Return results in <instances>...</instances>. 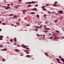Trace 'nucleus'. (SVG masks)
Returning a JSON list of instances; mask_svg holds the SVG:
<instances>
[{"instance_id":"f3484780","label":"nucleus","mask_w":64,"mask_h":64,"mask_svg":"<svg viewBox=\"0 0 64 64\" xmlns=\"http://www.w3.org/2000/svg\"><path fill=\"white\" fill-rule=\"evenodd\" d=\"M17 17V16L16 15H15L13 17H14V18H16V17Z\"/></svg>"},{"instance_id":"c756f323","label":"nucleus","mask_w":64,"mask_h":64,"mask_svg":"<svg viewBox=\"0 0 64 64\" xmlns=\"http://www.w3.org/2000/svg\"><path fill=\"white\" fill-rule=\"evenodd\" d=\"M43 10L45 11V10H46V9L45 8H44L43 9Z\"/></svg>"},{"instance_id":"5701e85b","label":"nucleus","mask_w":64,"mask_h":64,"mask_svg":"<svg viewBox=\"0 0 64 64\" xmlns=\"http://www.w3.org/2000/svg\"><path fill=\"white\" fill-rule=\"evenodd\" d=\"M56 60H57V61H60V60H59V59L58 58H56Z\"/></svg>"},{"instance_id":"423d86ee","label":"nucleus","mask_w":64,"mask_h":64,"mask_svg":"<svg viewBox=\"0 0 64 64\" xmlns=\"http://www.w3.org/2000/svg\"><path fill=\"white\" fill-rule=\"evenodd\" d=\"M32 10H33V11H36V10H37V8H32Z\"/></svg>"},{"instance_id":"bf43d9fd","label":"nucleus","mask_w":64,"mask_h":64,"mask_svg":"<svg viewBox=\"0 0 64 64\" xmlns=\"http://www.w3.org/2000/svg\"><path fill=\"white\" fill-rule=\"evenodd\" d=\"M45 23H46V24H47V22H45Z\"/></svg>"},{"instance_id":"680f3d73","label":"nucleus","mask_w":64,"mask_h":64,"mask_svg":"<svg viewBox=\"0 0 64 64\" xmlns=\"http://www.w3.org/2000/svg\"><path fill=\"white\" fill-rule=\"evenodd\" d=\"M43 36H44V37H45V35H43Z\"/></svg>"},{"instance_id":"c03bdc74","label":"nucleus","mask_w":64,"mask_h":64,"mask_svg":"<svg viewBox=\"0 0 64 64\" xmlns=\"http://www.w3.org/2000/svg\"><path fill=\"white\" fill-rule=\"evenodd\" d=\"M38 6V5H35V7H37V6Z\"/></svg>"},{"instance_id":"bb28decb","label":"nucleus","mask_w":64,"mask_h":64,"mask_svg":"<svg viewBox=\"0 0 64 64\" xmlns=\"http://www.w3.org/2000/svg\"><path fill=\"white\" fill-rule=\"evenodd\" d=\"M10 42H13V40H12V39H11L10 40Z\"/></svg>"},{"instance_id":"393cba45","label":"nucleus","mask_w":64,"mask_h":64,"mask_svg":"<svg viewBox=\"0 0 64 64\" xmlns=\"http://www.w3.org/2000/svg\"><path fill=\"white\" fill-rule=\"evenodd\" d=\"M2 25H6V24L4 23H2Z\"/></svg>"},{"instance_id":"052dcab7","label":"nucleus","mask_w":64,"mask_h":64,"mask_svg":"<svg viewBox=\"0 0 64 64\" xmlns=\"http://www.w3.org/2000/svg\"><path fill=\"white\" fill-rule=\"evenodd\" d=\"M14 45H16V43H14Z\"/></svg>"},{"instance_id":"f8f14e48","label":"nucleus","mask_w":64,"mask_h":64,"mask_svg":"<svg viewBox=\"0 0 64 64\" xmlns=\"http://www.w3.org/2000/svg\"><path fill=\"white\" fill-rule=\"evenodd\" d=\"M30 14H35V13L34 12H31L30 13Z\"/></svg>"},{"instance_id":"2f4dec72","label":"nucleus","mask_w":64,"mask_h":64,"mask_svg":"<svg viewBox=\"0 0 64 64\" xmlns=\"http://www.w3.org/2000/svg\"><path fill=\"white\" fill-rule=\"evenodd\" d=\"M0 38H3V36H0Z\"/></svg>"},{"instance_id":"338daca9","label":"nucleus","mask_w":64,"mask_h":64,"mask_svg":"<svg viewBox=\"0 0 64 64\" xmlns=\"http://www.w3.org/2000/svg\"><path fill=\"white\" fill-rule=\"evenodd\" d=\"M7 44H9V42H7Z\"/></svg>"},{"instance_id":"37998d69","label":"nucleus","mask_w":64,"mask_h":64,"mask_svg":"<svg viewBox=\"0 0 64 64\" xmlns=\"http://www.w3.org/2000/svg\"><path fill=\"white\" fill-rule=\"evenodd\" d=\"M44 27H47V26H46L44 25Z\"/></svg>"},{"instance_id":"ea45409f","label":"nucleus","mask_w":64,"mask_h":64,"mask_svg":"<svg viewBox=\"0 0 64 64\" xmlns=\"http://www.w3.org/2000/svg\"><path fill=\"white\" fill-rule=\"evenodd\" d=\"M3 40V39L2 38H0V40Z\"/></svg>"},{"instance_id":"412c9836","label":"nucleus","mask_w":64,"mask_h":64,"mask_svg":"<svg viewBox=\"0 0 64 64\" xmlns=\"http://www.w3.org/2000/svg\"><path fill=\"white\" fill-rule=\"evenodd\" d=\"M49 39H53V37H50L49 38Z\"/></svg>"},{"instance_id":"4d7b16f0","label":"nucleus","mask_w":64,"mask_h":64,"mask_svg":"<svg viewBox=\"0 0 64 64\" xmlns=\"http://www.w3.org/2000/svg\"><path fill=\"white\" fill-rule=\"evenodd\" d=\"M46 16V15H45V14H44V17H45Z\"/></svg>"},{"instance_id":"a18cd8bd","label":"nucleus","mask_w":64,"mask_h":64,"mask_svg":"<svg viewBox=\"0 0 64 64\" xmlns=\"http://www.w3.org/2000/svg\"><path fill=\"white\" fill-rule=\"evenodd\" d=\"M6 7V6H3L2 7H3V8H5Z\"/></svg>"},{"instance_id":"7ed1b4c3","label":"nucleus","mask_w":64,"mask_h":64,"mask_svg":"<svg viewBox=\"0 0 64 64\" xmlns=\"http://www.w3.org/2000/svg\"><path fill=\"white\" fill-rule=\"evenodd\" d=\"M25 52H26V54H29V52H27L28 51V50H24Z\"/></svg>"},{"instance_id":"9b49d317","label":"nucleus","mask_w":64,"mask_h":64,"mask_svg":"<svg viewBox=\"0 0 64 64\" xmlns=\"http://www.w3.org/2000/svg\"><path fill=\"white\" fill-rule=\"evenodd\" d=\"M15 50V51H16V52H20V51H19V50H18L17 49H16Z\"/></svg>"},{"instance_id":"0eeeda50","label":"nucleus","mask_w":64,"mask_h":64,"mask_svg":"<svg viewBox=\"0 0 64 64\" xmlns=\"http://www.w3.org/2000/svg\"><path fill=\"white\" fill-rule=\"evenodd\" d=\"M26 57H28V58H30L31 57V56H30V55H28L26 56Z\"/></svg>"},{"instance_id":"ddd939ff","label":"nucleus","mask_w":64,"mask_h":64,"mask_svg":"<svg viewBox=\"0 0 64 64\" xmlns=\"http://www.w3.org/2000/svg\"><path fill=\"white\" fill-rule=\"evenodd\" d=\"M58 20V19L54 21V22L56 23V22H57Z\"/></svg>"},{"instance_id":"4c0bfd02","label":"nucleus","mask_w":64,"mask_h":64,"mask_svg":"<svg viewBox=\"0 0 64 64\" xmlns=\"http://www.w3.org/2000/svg\"><path fill=\"white\" fill-rule=\"evenodd\" d=\"M34 27L36 28V29H37L38 28L37 27V26H34Z\"/></svg>"},{"instance_id":"6e6552de","label":"nucleus","mask_w":64,"mask_h":64,"mask_svg":"<svg viewBox=\"0 0 64 64\" xmlns=\"http://www.w3.org/2000/svg\"><path fill=\"white\" fill-rule=\"evenodd\" d=\"M45 54L47 57H48L49 56V55H48V54H47V53L46 52H45Z\"/></svg>"},{"instance_id":"5fc2aeb1","label":"nucleus","mask_w":64,"mask_h":64,"mask_svg":"<svg viewBox=\"0 0 64 64\" xmlns=\"http://www.w3.org/2000/svg\"><path fill=\"white\" fill-rule=\"evenodd\" d=\"M61 57L60 56H59V58H61Z\"/></svg>"},{"instance_id":"49530a36","label":"nucleus","mask_w":64,"mask_h":64,"mask_svg":"<svg viewBox=\"0 0 64 64\" xmlns=\"http://www.w3.org/2000/svg\"><path fill=\"white\" fill-rule=\"evenodd\" d=\"M8 6H10V4H8Z\"/></svg>"},{"instance_id":"69168bd1","label":"nucleus","mask_w":64,"mask_h":64,"mask_svg":"<svg viewBox=\"0 0 64 64\" xmlns=\"http://www.w3.org/2000/svg\"><path fill=\"white\" fill-rule=\"evenodd\" d=\"M27 11L26 10H24V12H26Z\"/></svg>"},{"instance_id":"13d9d810","label":"nucleus","mask_w":64,"mask_h":64,"mask_svg":"<svg viewBox=\"0 0 64 64\" xmlns=\"http://www.w3.org/2000/svg\"><path fill=\"white\" fill-rule=\"evenodd\" d=\"M20 20H21V19H19L18 20V21H20Z\"/></svg>"},{"instance_id":"79ce46f5","label":"nucleus","mask_w":64,"mask_h":64,"mask_svg":"<svg viewBox=\"0 0 64 64\" xmlns=\"http://www.w3.org/2000/svg\"><path fill=\"white\" fill-rule=\"evenodd\" d=\"M26 26H29L30 25L29 24H26Z\"/></svg>"},{"instance_id":"a211bd4d","label":"nucleus","mask_w":64,"mask_h":64,"mask_svg":"<svg viewBox=\"0 0 64 64\" xmlns=\"http://www.w3.org/2000/svg\"><path fill=\"white\" fill-rule=\"evenodd\" d=\"M53 6H54V7H56V6H57V4H53Z\"/></svg>"},{"instance_id":"c9c22d12","label":"nucleus","mask_w":64,"mask_h":64,"mask_svg":"<svg viewBox=\"0 0 64 64\" xmlns=\"http://www.w3.org/2000/svg\"><path fill=\"white\" fill-rule=\"evenodd\" d=\"M46 6H49V4H47L46 5Z\"/></svg>"},{"instance_id":"1a4fd4ad","label":"nucleus","mask_w":64,"mask_h":64,"mask_svg":"<svg viewBox=\"0 0 64 64\" xmlns=\"http://www.w3.org/2000/svg\"><path fill=\"white\" fill-rule=\"evenodd\" d=\"M61 60H62V62L64 63V59L63 58H61Z\"/></svg>"},{"instance_id":"3c124183","label":"nucleus","mask_w":64,"mask_h":64,"mask_svg":"<svg viewBox=\"0 0 64 64\" xmlns=\"http://www.w3.org/2000/svg\"><path fill=\"white\" fill-rule=\"evenodd\" d=\"M51 13H52V14H54V12H51Z\"/></svg>"},{"instance_id":"39448f33","label":"nucleus","mask_w":64,"mask_h":64,"mask_svg":"<svg viewBox=\"0 0 64 64\" xmlns=\"http://www.w3.org/2000/svg\"><path fill=\"white\" fill-rule=\"evenodd\" d=\"M11 8L10 6H7V7L5 9L6 10L8 9H10Z\"/></svg>"},{"instance_id":"dca6fc26","label":"nucleus","mask_w":64,"mask_h":64,"mask_svg":"<svg viewBox=\"0 0 64 64\" xmlns=\"http://www.w3.org/2000/svg\"><path fill=\"white\" fill-rule=\"evenodd\" d=\"M43 32H48V31L47 30H45Z\"/></svg>"},{"instance_id":"e2e57ef3","label":"nucleus","mask_w":64,"mask_h":64,"mask_svg":"<svg viewBox=\"0 0 64 64\" xmlns=\"http://www.w3.org/2000/svg\"><path fill=\"white\" fill-rule=\"evenodd\" d=\"M27 47V46H25V45L24 46V47Z\"/></svg>"},{"instance_id":"de8ad7c7","label":"nucleus","mask_w":64,"mask_h":64,"mask_svg":"<svg viewBox=\"0 0 64 64\" xmlns=\"http://www.w3.org/2000/svg\"><path fill=\"white\" fill-rule=\"evenodd\" d=\"M38 28H40V26H38Z\"/></svg>"},{"instance_id":"f257e3e1","label":"nucleus","mask_w":64,"mask_h":64,"mask_svg":"<svg viewBox=\"0 0 64 64\" xmlns=\"http://www.w3.org/2000/svg\"><path fill=\"white\" fill-rule=\"evenodd\" d=\"M35 2H33V1H32V2H28V4H32V3L33 4V3H34Z\"/></svg>"},{"instance_id":"cd10ccee","label":"nucleus","mask_w":64,"mask_h":64,"mask_svg":"<svg viewBox=\"0 0 64 64\" xmlns=\"http://www.w3.org/2000/svg\"><path fill=\"white\" fill-rule=\"evenodd\" d=\"M31 5L30 4H29L27 6V7H30V6H31Z\"/></svg>"},{"instance_id":"4468645a","label":"nucleus","mask_w":64,"mask_h":64,"mask_svg":"<svg viewBox=\"0 0 64 64\" xmlns=\"http://www.w3.org/2000/svg\"><path fill=\"white\" fill-rule=\"evenodd\" d=\"M14 41H17V40H16V38H14Z\"/></svg>"},{"instance_id":"b1692460","label":"nucleus","mask_w":64,"mask_h":64,"mask_svg":"<svg viewBox=\"0 0 64 64\" xmlns=\"http://www.w3.org/2000/svg\"><path fill=\"white\" fill-rule=\"evenodd\" d=\"M2 61H3V62H4L5 61H6V60H5V59H2Z\"/></svg>"},{"instance_id":"7c9ffc66","label":"nucleus","mask_w":64,"mask_h":64,"mask_svg":"<svg viewBox=\"0 0 64 64\" xmlns=\"http://www.w3.org/2000/svg\"><path fill=\"white\" fill-rule=\"evenodd\" d=\"M22 47H23V48H24V45L22 44Z\"/></svg>"},{"instance_id":"864d4df0","label":"nucleus","mask_w":64,"mask_h":64,"mask_svg":"<svg viewBox=\"0 0 64 64\" xmlns=\"http://www.w3.org/2000/svg\"><path fill=\"white\" fill-rule=\"evenodd\" d=\"M62 38L63 39H64V36H62Z\"/></svg>"},{"instance_id":"aec40b11","label":"nucleus","mask_w":64,"mask_h":64,"mask_svg":"<svg viewBox=\"0 0 64 64\" xmlns=\"http://www.w3.org/2000/svg\"><path fill=\"white\" fill-rule=\"evenodd\" d=\"M56 32H57V33H60V32H59L58 30H56Z\"/></svg>"},{"instance_id":"473e14b6","label":"nucleus","mask_w":64,"mask_h":64,"mask_svg":"<svg viewBox=\"0 0 64 64\" xmlns=\"http://www.w3.org/2000/svg\"><path fill=\"white\" fill-rule=\"evenodd\" d=\"M58 63H61V62L60 61V60H58Z\"/></svg>"},{"instance_id":"a19ab883","label":"nucleus","mask_w":64,"mask_h":64,"mask_svg":"<svg viewBox=\"0 0 64 64\" xmlns=\"http://www.w3.org/2000/svg\"><path fill=\"white\" fill-rule=\"evenodd\" d=\"M25 48L26 49H29V48Z\"/></svg>"},{"instance_id":"c85d7f7f","label":"nucleus","mask_w":64,"mask_h":64,"mask_svg":"<svg viewBox=\"0 0 64 64\" xmlns=\"http://www.w3.org/2000/svg\"><path fill=\"white\" fill-rule=\"evenodd\" d=\"M3 50H4V51H7V49L6 48L4 49Z\"/></svg>"},{"instance_id":"f704fd0d","label":"nucleus","mask_w":64,"mask_h":64,"mask_svg":"<svg viewBox=\"0 0 64 64\" xmlns=\"http://www.w3.org/2000/svg\"><path fill=\"white\" fill-rule=\"evenodd\" d=\"M36 35L38 36H40V35L38 34H36Z\"/></svg>"},{"instance_id":"a878e982","label":"nucleus","mask_w":64,"mask_h":64,"mask_svg":"<svg viewBox=\"0 0 64 64\" xmlns=\"http://www.w3.org/2000/svg\"><path fill=\"white\" fill-rule=\"evenodd\" d=\"M57 3H58V2H55L54 3V4H57Z\"/></svg>"},{"instance_id":"8fccbe9b","label":"nucleus","mask_w":64,"mask_h":64,"mask_svg":"<svg viewBox=\"0 0 64 64\" xmlns=\"http://www.w3.org/2000/svg\"><path fill=\"white\" fill-rule=\"evenodd\" d=\"M22 1V0H19V2H21Z\"/></svg>"},{"instance_id":"f03ea898","label":"nucleus","mask_w":64,"mask_h":64,"mask_svg":"<svg viewBox=\"0 0 64 64\" xmlns=\"http://www.w3.org/2000/svg\"><path fill=\"white\" fill-rule=\"evenodd\" d=\"M58 13H60V14H62V13L63 12V11L62 10H60L58 12Z\"/></svg>"},{"instance_id":"e433bc0d","label":"nucleus","mask_w":64,"mask_h":64,"mask_svg":"<svg viewBox=\"0 0 64 64\" xmlns=\"http://www.w3.org/2000/svg\"><path fill=\"white\" fill-rule=\"evenodd\" d=\"M15 8H18V6H15Z\"/></svg>"},{"instance_id":"0e129e2a","label":"nucleus","mask_w":64,"mask_h":64,"mask_svg":"<svg viewBox=\"0 0 64 64\" xmlns=\"http://www.w3.org/2000/svg\"><path fill=\"white\" fill-rule=\"evenodd\" d=\"M0 47H2V45H0Z\"/></svg>"},{"instance_id":"774afa93","label":"nucleus","mask_w":64,"mask_h":64,"mask_svg":"<svg viewBox=\"0 0 64 64\" xmlns=\"http://www.w3.org/2000/svg\"><path fill=\"white\" fill-rule=\"evenodd\" d=\"M11 5H13V4H11Z\"/></svg>"},{"instance_id":"4be33fe9","label":"nucleus","mask_w":64,"mask_h":64,"mask_svg":"<svg viewBox=\"0 0 64 64\" xmlns=\"http://www.w3.org/2000/svg\"><path fill=\"white\" fill-rule=\"evenodd\" d=\"M45 6H42V9H43L44 8H45Z\"/></svg>"},{"instance_id":"09e8293b","label":"nucleus","mask_w":64,"mask_h":64,"mask_svg":"<svg viewBox=\"0 0 64 64\" xmlns=\"http://www.w3.org/2000/svg\"><path fill=\"white\" fill-rule=\"evenodd\" d=\"M49 34L50 35H52V34H51L50 33V34Z\"/></svg>"},{"instance_id":"2eb2a0df","label":"nucleus","mask_w":64,"mask_h":64,"mask_svg":"<svg viewBox=\"0 0 64 64\" xmlns=\"http://www.w3.org/2000/svg\"><path fill=\"white\" fill-rule=\"evenodd\" d=\"M9 16H14V14H9Z\"/></svg>"},{"instance_id":"20e7f679","label":"nucleus","mask_w":64,"mask_h":64,"mask_svg":"<svg viewBox=\"0 0 64 64\" xmlns=\"http://www.w3.org/2000/svg\"><path fill=\"white\" fill-rule=\"evenodd\" d=\"M44 29L45 30H50V29L49 28H44Z\"/></svg>"},{"instance_id":"603ef678","label":"nucleus","mask_w":64,"mask_h":64,"mask_svg":"<svg viewBox=\"0 0 64 64\" xmlns=\"http://www.w3.org/2000/svg\"><path fill=\"white\" fill-rule=\"evenodd\" d=\"M17 46H18V47H20V46H19V45H17Z\"/></svg>"},{"instance_id":"6ab92c4d","label":"nucleus","mask_w":64,"mask_h":64,"mask_svg":"<svg viewBox=\"0 0 64 64\" xmlns=\"http://www.w3.org/2000/svg\"><path fill=\"white\" fill-rule=\"evenodd\" d=\"M36 17L38 18H39V15L38 14H37L36 15Z\"/></svg>"},{"instance_id":"72a5a7b5","label":"nucleus","mask_w":64,"mask_h":64,"mask_svg":"<svg viewBox=\"0 0 64 64\" xmlns=\"http://www.w3.org/2000/svg\"><path fill=\"white\" fill-rule=\"evenodd\" d=\"M16 24H17V25H20V24L18 23H16Z\"/></svg>"},{"instance_id":"9d476101","label":"nucleus","mask_w":64,"mask_h":64,"mask_svg":"<svg viewBox=\"0 0 64 64\" xmlns=\"http://www.w3.org/2000/svg\"><path fill=\"white\" fill-rule=\"evenodd\" d=\"M59 39V38L57 37H54V39Z\"/></svg>"},{"instance_id":"58836bf2","label":"nucleus","mask_w":64,"mask_h":64,"mask_svg":"<svg viewBox=\"0 0 64 64\" xmlns=\"http://www.w3.org/2000/svg\"><path fill=\"white\" fill-rule=\"evenodd\" d=\"M48 12L49 13V14H51V12Z\"/></svg>"},{"instance_id":"6e6d98bb","label":"nucleus","mask_w":64,"mask_h":64,"mask_svg":"<svg viewBox=\"0 0 64 64\" xmlns=\"http://www.w3.org/2000/svg\"><path fill=\"white\" fill-rule=\"evenodd\" d=\"M22 12H23V14H24V10H23L22 11Z\"/></svg>"}]
</instances>
